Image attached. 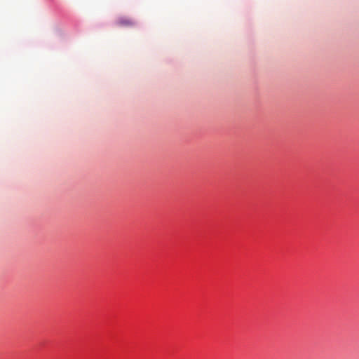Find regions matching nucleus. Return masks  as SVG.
<instances>
[{
	"mask_svg": "<svg viewBox=\"0 0 359 359\" xmlns=\"http://www.w3.org/2000/svg\"><path fill=\"white\" fill-rule=\"evenodd\" d=\"M117 25L121 27H131L135 25V22L127 17H121L117 20Z\"/></svg>",
	"mask_w": 359,
	"mask_h": 359,
	"instance_id": "obj_1",
	"label": "nucleus"
}]
</instances>
